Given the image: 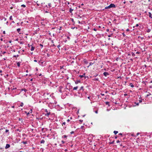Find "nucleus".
Wrapping results in <instances>:
<instances>
[{
  "label": "nucleus",
  "instance_id": "nucleus-1",
  "mask_svg": "<svg viewBox=\"0 0 152 152\" xmlns=\"http://www.w3.org/2000/svg\"><path fill=\"white\" fill-rule=\"evenodd\" d=\"M43 96L45 97V99H49L51 98V99H54V96L51 95L50 93L45 92L43 93Z\"/></svg>",
  "mask_w": 152,
  "mask_h": 152
},
{
  "label": "nucleus",
  "instance_id": "nucleus-2",
  "mask_svg": "<svg viewBox=\"0 0 152 152\" xmlns=\"http://www.w3.org/2000/svg\"><path fill=\"white\" fill-rule=\"evenodd\" d=\"M50 103L52 104H56L57 103V102L55 100V97H54V99H51V98L50 99Z\"/></svg>",
  "mask_w": 152,
  "mask_h": 152
},
{
  "label": "nucleus",
  "instance_id": "nucleus-3",
  "mask_svg": "<svg viewBox=\"0 0 152 152\" xmlns=\"http://www.w3.org/2000/svg\"><path fill=\"white\" fill-rule=\"evenodd\" d=\"M45 112L46 113H45V115L46 116H48L50 114V112H48L47 110L45 109Z\"/></svg>",
  "mask_w": 152,
  "mask_h": 152
},
{
  "label": "nucleus",
  "instance_id": "nucleus-4",
  "mask_svg": "<svg viewBox=\"0 0 152 152\" xmlns=\"http://www.w3.org/2000/svg\"><path fill=\"white\" fill-rule=\"evenodd\" d=\"M103 75L105 77H107V76L109 75V73L107 72H104L103 73Z\"/></svg>",
  "mask_w": 152,
  "mask_h": 152
},
{
  "label": "nucleus",
  "instance_id": "nucleus-5",
  "mask_svg": "<svg viewBox=\"0 0 152 152\" xmlns=\"http://www.w3.org/2000/svg\"><path fill=\"white\" fill-rule=\"evenodd\" d=\"M84 87L83 86H82L80 87V89L79 91H82L83 92L84 91Z\"/></svg>",
  "mask_w": 152,
  "mask_h": 152
},
{
  "label": "nucleus",
  "instance_id": "nucleus-6",
  "mask_svg": "<svg viewBox=\"0 0 152 152\" xmlns=\"http://www.w3.org/2000/svg\"><path fill=\"white\" fill-rule=\"evenodd\" d=\"M109 6H110V8H112V7L115 8V5L114 4H111L109 5Z\"/></svg>",
  "mask_w": 152,
  "mask_h": 152
},
{
  "label": "nucleus",
  "instance_id": "nucleus-7",
  "mask_svg": "<svg viewBox=\"0 0 152 152\" xmlns=\"http://www.w3.org/2000/svg\"><path fill=\"white\" fill-rule=\"evenodd\" d=\"M85 73H84L82 75H79V77H80V78H82L83 77H85V78H86V77H85Z\"/></svg>",
  "mask_w": 152,
  "mask_h": 152
},
{
  "label": "nucleus",
  "instance_id": "nucleus-8",
  "mask_svg": "<svg viewBox=\"0 0 152 152\" xmlns=\"http://www.w3.org/2000/svg\"><path fill=\"white\" fill-rule=\"evenodd\" d=\"M10 147V145L9 144H7L5 147V149H7Z\"/></svg>",
  "mask_w": 152,
  "mask_h": 152
},
{
  "label": "nucleus",
  "instance_id": "nucleus-9",
  "mask_svg": "<svg viewBox=\"0 0 152 152\" xmlns=\"http://www.w3.org/2000/svg\"><path fill=\"white\" fill-rule=\"evenodd\" d=\"M148 15H149V17L151 18H152V14H151V12H148Z\"/></svg>",
  "mask_w": 152,
  "mask_h": 152
},
{
  "label": "nucleus",
  "instance_id": "nucleus-10",
  "mask_svg": "<svg viewBox=\"0 0 152 152\" xmlns=\"http://www.w3.org/2000/svg\"><path fill=\"white\" fill-rule=\"evenodd\" d=\"M148 15H149V17L151 18H152V14H151V12H148Z\"/></svg>",
  "mask_w": 152,
  "mask_h": 152
},
{
  "label": "nucleus",
  "instance_id": "nucleus-11",
  "mask_svg": "<svg viewBox=\"0 0 152 152\" xmlns=\"http://www.w3.org/2000/svg\"><path fill=\"white\" fill-rule=\"evenodd\" d=\"M31 45V51H33V50H34V48H35L32 45Z\"/></svg>",
  "mask_w": 152,
  "mask_h": 152
},
{
  "label": "nucleus",
  "instance_id": "nucleus-12",
  "mask_svg": "<svg viewBox=\"0 0 152 152\" xmlns=\"http://www.w3.org/2000/svg\"><path fill=\"white\" fill-rule=\"evenodd\" d=\"M83 62L84 63L86 64H87L88 63V62L87 61L86 59H84L83 60Z\"/></svg>",
  "mask_w": 152,
  "mask_h": 152
},
{
  "label": "nucleus",
  "instance_id": "nucleus-13",
  "mask_svg": "<svg viewBox=\"0 0 152 152\" xmlns=\"http://www.w3.org/2000/svg\"><path fill=\"white\" fill-rule=\"evenodd\" d=\"M75 83L76 84H78L79 83H80V80H77L76 81H75Z\"/></svg>",
  "mask_w": 152,
  "mask_h": 152
},
{
  "label": "nucleus",
  "instance_id": "nucleus-14",
  "mask_svg": "<svg viewBox=\"0 0 152 152\" xmlns=\"http://www.w3.org/2000/svg\"><path fill=\"white\" fill-rule=\"evenodd\" d=\"M24 91L25 92H26L27 91V90L26 89L24 88L21 89L20 90V91Z\"/></svg>",
  "mask_w": 152,
  "mask_h": 152
},
{
  "label": "nucleus",
  "instance_id": "nucleus-15",
  "mask_svg": "<svg viewBox=\"0 0 152 152\" xmlns=\"http://www.w3.org/2000/svg\"><path fill=\"white\" fill-rule=\"evenodd\" d=\"M78 88V87L77 86H76V87H74L73 88V90H77V89Z\"/></svg>",
  "mask_w": 152,
  "mask_h": 152
},
{
  "label": "nucleus",
  "instance_id": "nucleus-16",
  "mask_svg": "<svg viewBox=\"0 0 152 152\" xmlns=\"http://www.w3.org/2000/svg\"><path fill=\"white\" fill-rule=\"evenodd\" d=\"M45 141L44 140H42L40 142L41 143H45Z\"/></svg>",
  "mask_w": 152,
  "mask_h": 152
},
{
  "label": "nucleus",
  "instance_id": "nucleus-17",
  "mask_svg": "<svg viewBox=\"0 0 152 152\" xmlns=\"http://www.w3.org/2000/svg\"><path fill=\"white\" fill-rule=\"evenodd\" d=\"M94 63H93L92 62H90L89 64V65L88 66V67L92 65Z\"/></svg>",
  "mask_w": 152,
  "mask_h": 152
},
{
  "label": "nucleus",
  "instance_id": "nucleus-18",
  "mask_svg": "<svg viewBox=\"0 0 152 152\" xmlns=\"http://www.w3.org/2000/svg\"><path fill=\"white\" fill-rule=\"evenodd\" d=\"M129 86L132 87L133 88L134 87V85L132 83H130L129 84Z\"/></svg>",
  "mask_w": 152,
  "mask_h": 152
},
{
  "label": "nucleus",
  "instance_id": "nucleus-19",
  "mask_svg": "<svg viewBox=\"0 0 152 152\" xmlns=\"http://www.w3.org/2000/svg\"><path fill=\"white\" fill-rule=\"evenodd\" d=\"M67 137V136L66 135H64L62 137V138H66Z\"/></svg>",
  "mask_w": 152,
  "mask_h": 152
},
{
  "label": "nucleus",
  "instance_id": "nucleus-20",
  "mask_svg": "<svg viewBox=\"0 0 152 152\" xmlns=\"http://www.w3.org/2000/svg\"><path fill=\"white\" fill-rule=\"evenodd\" d=\"M93 80L94 81H98L99 80V79L98 78H94Z\"/></svg>",
  "mask_w": 152,
  "mask_h": 152
},
{
  "label": "nucleus",
  "instance_id": "nucleus-21",
  "mask_svg": "<svg viewBox=\"0 0 152 152\" xmlns=\"http://www.w3.org/2000/svg\"><path fill=\"white\" fill-rule=\"evenodd\" d=\"M73 10V9H72L71 8H70V9H69V12H70V13H72V12Z\"/></svg>",
  "mask_w": 152,
  "mask_h": 152
},
{
  "label": "nucleus",
  "instance_id": "nucleus-22",
  "mask_svg": "<svg viewBox=\"0 0 152 152\" xmlns=\"http://www.w3.org/2000/svg\"><path fill=\"white\" fill-rule=\"evenodd\" d=\"M110 8V6L109 5V6H108L107 7H105V9H109Z\"/></svg>",
  "mask_w": 152,
  "mask_h": 152
},
{
  "label": "nucleus",
  "instance_id": "nucleus-23",
  "mask_svg": "<svg viewBox=\"0 0 152 152\" xmlns=\"http://www.w3.org/2000/svg\"><path fill=\"white\" fill-rule=\"evenodd\" d=\"M17 65L18 67H20V62H18L17 63Z\"/></svg>",
  "mask_w": 152,
  "mask_h": 152
},
{
  "label": "nucleus",
  "instance_id": "nucleus-24",
  "mask_svg": "<svg viewBox=\"0 0 152 152\" xmlns=\"http://www.w3.org/2000/svg\"><path fill=\"white\" fill-rule=\"evenodd\" d=\"M20 31V28H18L17 29V32L18 33H19V32Z\"/></svg>",
  "mask_w": 152,
  "mask_h": 152
},
{
  "label": "nucleus",
  "instance_id": "nucleus-25",
  "mask_svg": "<svg viewBox=\"0 0 152 152\" xmlns=\"http://www.w3.org/2000/svg\"><path fill=\"white\" fill-rule=\"evenodd\" d=\"M118 131H114L113 132V133L115 134H116L117 133H118Z\"/></svg>",
  "mask_w": 152,
  "mask_h": 152
},
{
  "label": "nucleus",
  "instance_id": "nucleus-26",
  "mask_svg": "<svg viewBox=\"0 0 152 152\" xmlns=\"http://www.w3.org/2000/svg\"><path fill=\"white\" fill-rule=\"evenodd\" d=\"M22 143H23V144H25L26 143H27V141H23L22 142Z\"/></svg>",
  "mask_w": 152,
  "mask_h": 152
},
{
  "label": "nucleus",
  "instance_id": "nucleus-27",
  "mask_svg": "<svg viewBox=\"0 0 152 152\" xmlns=\"http://www.w3.org/2000/svg\"><path fill=\"white\" fill-rule=\"evenodd\" d=\"M10 20H13V19L12 18V16L11 15L10 17Z\"/></svg>",
  "mask_w": 152,
  "mask_h": 152
},
{
  "label": "nucleus",
  "instance_id": "nucleus-28",
  "mask_svg": "<svg viewBox=\"0 0 152 152\" xmlns=\"http://www.w3.org/2000/svg\"><path fill=\"white\" fill-rule=\"evenodd\" d=\"M23 102H21L20 106L21 107H23Z\"/></svg>",
  "mask_w": 152,
  "mask_h": 152
},
{
  "label": "nucleus",
  "instance_id": "nucleus-29",
  "mask_svg": "<svg viewBox=\"0 0 152 152\" xmlns=\"http://www.w3.org/2000/svg\"><path fill=\"white\" fill-rule=\"evenodd\" d=\"M9 130H8V129H6V131H5V132L6 133L8 132V134H9Z\"/></svg>",
  "mask_w": 152,
  "mask_h": 152
},
{
  "label": "nucleus",
  "instance_id": "nucleus-30",
  "mask_svg": "<svg viewBox=\"0 0 152 152\" xmlns=\"http://www.w3.org/2000/svg\"><path fill=\"white\" fill-rule=\"evenodd\" d=\"M43 63V62H40V61H39L38 62V63L40 65L41 63L42 64Z\"/></svg>",
  "mask_w": 152,
  "mask_h": 152
},
{
  "label": "nucleus",
  "instance_id": "nucleus-31",
  "mask_svg": "<svg viewBox=\"0 0 152 152\" xmlns=\"http://www.w3.org/2000/svg\"><path fill=\"white\" fill-rule=\"evenodd\" d=\"M21 7H26V5L24 4H22L21 5Z\"/></svg>",
  "mask_w": 152,
  "mask_h": 152
},
{
  "label": "nucleus",
  "instance_id": "nucleus-32",
  "mask_svg": "<svg viewBox=\"0 0 152 152\" xmlns=\"http://www.w3.org/2000/svg\"><path fill=\"white\" fill-rule=\"evenodd\" d=\"M151 31V30L150 29H148L147 31V32L148 33L149 32Z\"/></svg>",
  "mask_w": 152,
  "mask_h": 152
},
{
  "label": "nucleus",
  "instance_id": "nucleus-33",
  "mask_svg": "<svg viewBox=\"0 0 152 152\" xmlns=\"http://www.w3.org/2000/svg\"><path fill=\"white\" fill-rule=\"evenodd\" d=\"M139 26V25L138 24H137L135 26H134L133 27V28H134L135 27H137Z\"/></svg>",
  "mask_w": 152,
  "mask_h": 152
},
{
  "label": "nucleus",
  "instance_id": "nucleus-34",
  "mask_svg": "<svg viewBox=\"0 0 152 152\" xmlns=\"http://www.w3.org/2000/svg\"><path fill=\"white\" fill-rule=\"evenodd\" d=\"M134 104H135V105L138 106L139 105V103L135 102Z\"/></svg>",
  "mask_w": 152,
  "mask_h": 152
},
{
  "label": "nucleus",
  "instance_id": "nucleus-35",
  "mask_svg": "<svg viewBox=\"0 0 152 152\" xmlns=\"http://www.w3.org/2000/svg\"><path fill=\"white\" fill-rule=\"evenodd\" d=\"M151 95V94L149 93V94H147L146 95V97H148V96H149Z\"/></svg>",
  "mask_w": 152,
  "mask_h": 152
},
{
  "label": "nucleus",
  "instance_id": "nucleus-36",
  "mask_svg": "<svg viewBox=\"0 0 152 152\" xmlns=\"http://www.w3.org/2000/svg\"><path fill=\"white\" fill-rule=\"evenodd\" d=\"M48 5L50 7H51V4L50 3H48Z\"/></svg>",
  "mask_w": 152,
  "mask_h": 152
},
{
  "label": "nucleus",
  "instance_id": "nucleus-37",
  "mask_svg": "<svg viewBox=\"0 0 152 152\" xmlns=\"http://www.w3.org/2000/svg\"><path fill=\"white\" fill-rule=\"evenodd\" d=\"M132 53V56H135V54H134V53Z\"/></svg>",
  "mask_w": 152,
  "mask_h": 152
},
{
  "label": "nucleus",
  "instance_id": "nucleus-38",
  "mask_svg": "<svg viewBox=\"0 0 152 152\" xmlns=\"http://www.w3.org/2000/svg\"><path fill=\"white\" fill-rule=\"evenodd\" d=\"M19 56V55H14L13 56L14 57H18Z\"/></svg>",
  "mask_w": 152,
  "mask_h": 152
},
{
  "label": "nucleus",
  "instance_id": "nucleus-39",
  "mask_svg": "<svg viewBox=\"0 0 152 152\" xmlns=\"http://www.w3.org/2000/svg\"><path fill=\"white\" fill-rule=\"evenodd\" d=\"M39 45H40V46H41V48H42L43 47V45L42 44H40Z\"/></svg>",
  "mask_w": 152,
  "mask_h": 152
},
{
  "label": "nucleus",
  "instance_id": "nucleus-40",
  "mask_svg": "<svg viewBox=\"0 0 152 152\" xmlns=\"http://www.w3.org/2000/svg\"><path fill=\"white\" fill-rule=\"evenodd\" d=\"M122 35H123V37H125L126 36V35L125 34H124V33H122Z\"/></svg>",
  "mask_w": 152,
  "mask_h": 152
},
{
  "label": "nucleus",
  "instance_id": "nucleus-41",
  "mask_svg": "<svg viewBox=\"0 0 152 152\" xmlns=\"http://www.w3.org/2000/svg\"><path fill=\"white\" fill-rule=\"evenodd\" d=\"M61 142L62 144H64L65 142V141L63 140H62Z\"/></svg>",
  "mask_w": 152,
  "mask_h": 152
},
{
  "label": "nucleus",
  "instance_id": "nucleus-42",
  "mask_svg": "<svg viewBox=\"0 0 152 152\" xmlns=\"http://www.w3.org/2000/svg\"><path fill=\"white\" fill-rule=\"evenodd\" d=\"M66 124V122H64L63 124H62V125H65Z\"/></svg>",
  "mask_w": 152,
  "mask_h": 152
},
{
  "label": "nucleus",
  "instance_id": "nucleus-43",
  "mask_svg": "<svg viewBox=\"0 0 152 152\" xmlns=\"http://www.w3.org/2000/svg\"><path fill=\"white\" fill-rule=\"evenodd\" d=\"M114 141H113L112 142H110V144H113V143H114Z\"/></svg>",
  "mask_w": 152,
  "mask_h": 152
},
{
  "label": "nucleus",
  "instance_id": "nucleus-44",
  "mask_svg": "<svg viewBox=\"0 0 152 152\" xmlns=\"http://www.w3.org/2000/svg\"><path fill=\"white\" fill-rule=\"evenodd\" d=\"M6 53V52H5V51H4V52H3L2 53L3 54H5V53Z\"/></svg>",
  "mask_w": 152,
  "mask_h": 152
},
{
  "label": "nucleus",
  "instance_id": "nucleus-45",
  "mask_svg": "<svg viewBox=\"0 0 152 152\" xmlns=\"http://www.w3.org/2000/svg\"><path fill=\"white\" fill-rule=\"evenodd\" d=\"M139 103H141L142 102V101L141 100H139Z\"/></svg>",
  "mask_w": 152,
  "mask_h": 152
},
{
  "label": "nucleus",
  "instance_id": "nucleus-46",
  "mask_svg": "<svg viewBox=\"0 0 152 152\" xmlns=\"http://www.w3.org/2000/svg\"><path fill=\"white\" fill-rule=\"evenodd\" d=\"M71 21H72L73 22H74V19H73V18H71Z\"/></svg>",
  "mask_w": 152,
  "mask_h": 152
},
{
  "label": "nucleus",
  "instance_id": "nucleus-47",
  "mask_svg": "<svg viewBox=\"0 0 152 152\" xmlns=\"http://www.w3.org/2000/svg\"><path fill=\"white\" fill-rule=\"evenodd\" d=\"M74 133V131H72L70 132L71 134H73Z\"/></svg>",
  "mask_w": 152,
  "mask_h": 152
},
{
  "label": "nucleus",
  "instance_id": "nucleus-48",
  "mask_svg": "<svg viewBox=\"0 0 152 152\" xmlns=\"http://www.w3.org/2000/svg\"><path fill=\"white\" fill-rule=\"evenodd\" d=\"M119 142H120V141H119V140H117V141H116V142H117V143H119Z\"/></svg>",
  "mask_w": 152,
  "mask_h": 152
},
{
  "label": "nucleus",
  "instance_id": "nucleus-49",
  "mask_svg": "<svg viewBox=\"0 0 152 152\" xmlns=\"http://www.w3.org/2000/svg\"><path fill=\"white\" fill-rule=\"evenodd\" d=\"M61 47V46L60 45H58V46H57V47L58 48H59V47Z\"/></svg>",
  "mask_w": 152,
  "mask_h": 152
},
{
  "label": "nucleus",
  "instance_id": "nucleus-50",
  "mask_svg": "<svg viewBox=\"0 0 152 152\" xmlns=\"http://www.w3.org/2000/svg\"><path fill=\"white\" fill-rule=\"evenodd\" d=\"M93 30L95 31H96L97 30L95 28H94Z\"/></svg>",
  "mask_w": 152,
  "mask_h": 152
},
{
  "label": "nucleus",
  "instance_id": "nucleus-51",
  "mask_svg": "<svg viewBox=\"0 0 152 152\" xmlns=\"http://www.w3.org/2000/svg\"><path fill=\"white\" fill-rule=\"evenodd\" d=\"M70 120L69 119H68L67 120V122H69L70 121Z\"/></svg>",
  "mask_w": 152,
  "mask_h": 152
},
{
  "label": "nucleus",
  "instance_id": "nucleus-52",
  "mask_svg": "<svg viewBox=\"0 0 152 152\" xmlns=\"http://www.w3.org/2000/svg\"><path fill=\"white\" fill-rule=\"evenodd\" d=\"M95 113L97 114L98 113V111L97 110L95 111Z\"/></svg>",
  "mask_w": 152,
  "mask_h": 152
},
{
  "label": "nucleus",
  "instance_id": "nucleus-53",
  "mask_svg": "<svg viewBox=\"0 0 152 152\" xmlns=\"http://www.w3.org/2000/svg\"><path fill=\"white\" fill-rule=\"evenodd\" d=\"M101 95L102 96H104V94H102V93H101Z\"/></svg>",
  "mask_w": 152,
  "mask_h": 152
},
{
  "label": "nucleus",
  "instance_id": "nucleus-54",
  "mask_svg": "<svg viewBox=\"0 0 152 152\" xmlns=\"http://www.w3.org/2000/svg\"><path fill=\"white\" fill-rule=\"evenodd\" d=\"M98 74H95V75H94V77H96V76H98Z\"/></svg>",
  "mask_w": 152,
  "mask_h": 152
},
{
  "label": "nucleus",
  "instance_id": "nucleus-55",
  "mask_svg": "<svg viewBox=\"0 0 152 152\" xmlns=\"http://www.w3.org/2000/svg\"><path fill=\"white\" fill-rule=\"evenodd\" d=\"M129 31V30L128 28L126 30V31Z\"/></svg>",
  "mask_w": 152,
  "mask_h": 152
},
{
  "label": "nucleus",
  "instance_id": "nucleus-56",
  "mask_svg": "<svg viewBox=\"0 0 152 152\" xmlns=\"http://www.w3.org/2000/svg\"><path fill=\"white\" fill-rule=\"evenodd\" d=\"M139 134H140V133H137V135H136L137 136Z\"/></svg>",
  "mask_w": 152,
  "mask_h": 152
},
{
  "label": "nucleus",
  "instance_id": "nucleus-57",
  "mask_svg": "<svg viewBox=\"0 0 152 152\" xmlns=\"http://www.w3.org/2000/svg\"><path fill=\"white\" fill-rule=\"evenodd\" d=\"M119 135H122V134L121 133H120L119 134Z\"/></svg>",
  "mask_w": 152,
  "mask_h": 152
},
{
  "label": "nucleus",
  "instance_id": "nucleus-58",
  "mask_svg": "<svg viewBox=\"0 0 152 152\" xmlns=\"http://www.w3.org/2000/svg\"><path fill=\"white\" fill-rule=\"evenodd\" d=\"M28 47L30 48V46H31V45H30L29 44H28Z\"/></svg>",
  "mask_w": 152,
  "mask_h": 152
},
{
  "label": "nucleus",
  "instance_id": "nucleus-59",
  "mask_svg": "<svg viewBox=\"0 0 152 152\" xmlns=\"http://www.w3.org/2000/svg\"><path fill=\"white\" fill-rule=\"evenodd\" d=\"M34 61L35 62H37V61L36 60H34Z\"/></svg>",
  "mask_w": 152,
  "mask_h": 152
},
{
  "label": "nucleus",
  "instance_id": "nucleus-60",
  "mask_svg": "<svg viewBox=\"0 0 152 152\" xmlns=\"http://www.w3.org/2000/svg\"><path fill=\"white\" fill-rule=\"evenodd\" d=\"M3 34H5V31H3Z\"/></svg>",
  "mask_w": 152,
  "mask_h": 152
},
{
  "label": "nucleus",
  "instance_id": "nucleus-61",
  "mask_svg": "<svg viewBox=\"0 0 152 152\" xmlns=\"http://www.w3.org/2000/svg\"><path fill=\"white\" fill-rule=\"evenodd\" d=\"M124 96H126L127 95V94H125L124 95Z\"/></svg>",
  "mask_w": 152,
  "mask_h": 152
},
{
  "label": "nucleus",
  "instance_id": "nucleus-62",
  "mask_svg": "<svg viewBox=\"0 0 152 152\" xmlns=\"http://www.w3.org/2000/svg\"><path fill=\"white\" fill-rule=\"evenodd\" d=\"M106 104H109V102H106Z\"/></svg>",
  "mask_w": 152,
  "mask_h": 152
},
{
  "label": "nucleus",
  "instance_id": "nucleus-63",
  "mask_svg": "<svg viewBox=\"0 0 152 152\" xmlns=\"http://www.w3.org/2000/svg\"><path fill=\"white\" fill-rule=\"evenodd\" d=\"M90 96H88V99H90Z\"/></svg>",
  "mask_w": 152,
  "mask_h": 152
},
{
  "label": "nucleus",
  "instance_id": "nucleus-64",
  "mask_svg": "<svg viewBox=\"0 0 152 152\" xmlns=\"http://www.w3.org/2000/svg\"><path fill=\"white\" fill-rule=\"evenodd\" d=\"M108 32L109 31V29H107L106 30Z\"/></svg>",
  "mask_w": 152,
  "mask_h": 152
}]
</instances>
